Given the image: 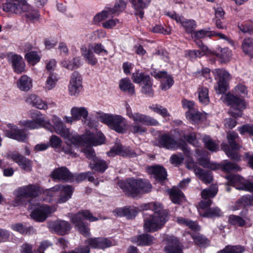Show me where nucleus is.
<instances>
[{
	"instance_id": "nucleus-18",
	"label": "nucleus",
	"mask_w": 253,
	"mask_h": 253,
	"mask_svg": "<svg viewBox=\"0 0 253 253\" xmlns=\"http://www.w3.org/2000/svg\"><path fill=\"white\" fill-rule=\"evenodd\" d=\"M215 36L218 37L219 39H222L227 41L229 44L232 45L233 46H235V43L231 39H230L223 34L211 31L210 28L201 29L197 31H195L192 33V38L195 40L197 39H202L206 37Z\"/></svg>"
},
{
	"instance_id": "nucleus-11",
	"label": "nucleus",
	"mask_w": 253,
	"mask_h": 253,
	"mask_svg": "<svg viewBox=\"0 0 253 253\" xmlns=\"http://www.w3.org/2000/svg\"><path fill=\"white\" fill-rule=\"evenodd\" d=\"M214 78L217 81L214 89L218 94H223L229 88V82L232 77L230 73L223 69H215L212 71Z\"/></svg>"
},
{
	"instance_id": "nucleus-22",
	"label": "nucleus",
	"mask_w": 253,
	"mask_h": 253,
	"mask_svg": "<svg viewBox=\"0 0 253 253\" xmlns=\"http://www.w3.org/2000/svg\"><path fill=\"white\" fill-rule=\"evenodd\" d=\"M48 227L51 231L60 235L68 234L71 229L70 223L59 219L49 222Z\"/></svg>"
},
{
	"instance_id": "nucleus-20",
	"label": "nucleus",
	"mask_w": 253,
	"mask_h": 253,
	"mask_svg": "<svg viewBox=\"0 0 253 253\" xmlns=\"http://www.w3.org/2000/svg\"><path fill=\"white\" fill-rule=\"evenodd\" d=\"M218 188L216 185H211L209 188L203 190L201 193L202 197L205 200L201 201L199 204V212L201 214V210H204L209 208L211 204L212 201L209 198L214 197L217 194Z\"/></svg>"
},
{
	"instance_id": "nucleus-1",
	"label": "nucleus",
	"mask_w": 253,
	"mask_h": 253,
	"mask_svg": "<svg viewBox=\"0 0 253 253\" xmlns=\"http://www.w3.org/2000/svg\"><path fill=\"white\" fill-rule=\"evenodd\" d=\"M28 115L32 120H21L18 123L19 126L27 130L43 127L51 132H55L64 139L67 146L82 144L80 141V135L67 128L58 117L53 116V125H51L49 120L46 119L45 115L39 111L31 110L29 112Z\"/></svg>"
},
{
	"instance_id": "nucleus-41",
	"label": "nucleus",
	"mask_w": 253,
	"mask_h": 253,
	"mask_svg": "<svg viewBox=\"0 0 253 253\" xmlns=\"http://www.w3.org/2000/svg\"><path fill=\"white\" fill-rule=\"evenodd\" d=\"M169 193L171 201L174 204H179L185 199L183 193L175 187L170 189Z\"/></svg>"
},
{
	"instance_id": "nucleus-52",
	"label": "nucleus",
	"mask_w": 253,
	"mask_h": 253,
	"mask_svg": "<svg viewBox=\"0 0 253 253\" xmlns=\"http://www.w3.org/2000/svg\"><path fill=\"white\" fill-rule=\"evenodd\" d=\"M207 50L208 48L207 46H203L202 48V51L195 50H189L187 52L186 55L190 60H193L196 58H200L204 56L206 54Z\"/></svg>"
},
{
	"instance_id": "nucleus-14",
	"label": "nucleus",
	"mask_w": 253,
	"mask_h": 253,
	"mask_svg": "<svg viewBox=\"0 0 253 253\" xmlns=\"http://www.w3.org/2000/svg\"><path fill=\"white\" fill-rule=\"evenodd\" d=\"M238 138V135L236 132L229 131L227 133V138L231 149L227 145H221L222 149L225 151L228 157L236 161L240 160V155L236 152V150L239 149L241 147L236 142V140Z\"/></svg>"
},
{
	"instance_id": "nucleus-10",
	"label": "nucleus",
	"mask_w": 253,
	"mask_h": 253,
	"mask_svg": "<svg viewBox=\"0 0 253 253\" xmlns=\"http://www.w3.org/2000/svg\"><path fill=\"white\" fill-rule=\"evenodd\" d=\"M84 219L93 222L98 220L99 218L94 216L88 211H82L72 216L71 220L75 228L82 235L87 236L89 235V228L84 224L83 221Z\"/></svg>"
},
{
	"instance_id": "nucleus-9",
	"label": "nucleus",
	"mask_w": 253,
	"mask_h": 253,
	"mask_svg": "<svg viewBox=\"0 0 253 253\" xmlns=\"http://www.w3.org/2000/svg\"><path fill=\"white\" fill-rule=\"evenodd\" d=\"M98 118L100 122L117 132L125 133L127 131L126 119L121 115L102 114Z\"/></svg>"
},
{
	"instance_id": "nucleus-28",
	"label": "nucleus",
	"mask_w": 253,
	"mask_h": 253,
	"mask_svg": "<svg viewBox=\"0 0 253 253\" xmlns=\"http://www.w3.org/2000/svg\"><path fill=\"white\" fill-rule=\"evenodd\" d=\"M226 178L228 181L227 184L235 187L237 189L245 190L244 188L249 183L250 181L245 180L243 177L239 175L229 174L226 176Z\"/></svg>"
},
{
	"instance_id": "nucleus-61",
	"label": "nucleus",
	"mask_w": 253,
	"mask_h": 253,
	"mask_svg": "<svg viewBox=\"0 0 253 253\" xmlns=\"http://www.w3.org/2000/svg\"><path fill=\"white\" fill-rule=\"evenodd\" d=\"M222 214V213L220 210L216 207L208 209L204 213L202 214V216L207 217H212L213 216H220Z\"/></svg>"
},
{
	"instance_id": "nucleus-26",
	"label": "nucleus",
	"mask_w": 253,
	"mask_h": 253,
	"mask_svg": "<svg viewBox=\"0 0 253 253\" xmlns=\"http://www.w3.org/2000/svg\"><path fill=\"white\" fill-rule=\"evenodd\" d=\"M187 168L194 171L196 175L205 183H209L212 180V176L211 172L205 171L198 167L194 163H189L187 165Z\"/></svg>"
},
{
	"instance_id": "nucleus-17",
	"label": "nucleus",
	"mask_w": 253,
	"mask_h": 253,
	"mask_svg": "<svg viewBox=\"0 0 253 253\" xmlns=\"http://www.w3.org/2000/svg\"><path fill=\"white\" fill-rule=\"evenodd\" d=\"M4 135L10 138L21 142H26L28 140V133L25 129H20L17 126L9 124L7 128L4 131Z\"/></svg>"
},
{
	"instance_id": "nucleus-42",
	"label": "nucleus",
	"mask_w": 253,
	"mask_h": 253,
	"mask_svg": "<svg viewBox=\"0 0 253 253\" xmlns=\"http://www.w3.org/2000/svg\"><path fill=\"white\" fill-rule=\"evenodd\" d=\"M249 219L248 217L243 215L242 217L233 214L230 215L228 217L229 224L238 226H243L246 225L247 220Z\"/></svg>"
},
{
	"instance_id": "nucleus-35",
	"label": "nucleus",
	"mask_w": 253,
	"mask_h": 253,
	"mask_svg": "<svg viewBox=\"0 0 253 253\" xmlns=\"http://www.w3.org/2000/svg\"><path fill=\"white\" fill-rule=\"evenodd\" d=\"M27 102L40 110H46L48 107L46 102L34 94H31L28 97Z\"/></svg>"
},
{
	"instance_id": "nucleus-12",
	"label": "nucleus",
	"mask_w": 253,
	"mask_h": 253,
	"mask_svg": "<svg viewBox=\"0 0 253 253\" xmlns=\"http://www.w3.org/2000/svg\"><path fill=\"white\" fill-rule=\"evenodd\" d=\"M201 152H202L198 149L196 151V153L197 155V159L199 164L204 167H208L213 170L216 169L220 168L222 170L226 172H230L232 170L238 171L241 170V168L237 164L228 161H225L220 165L213 164H211L208 157L204 158L199 157V153H201Z\"/></svg>"
},
{
	"instance_id": "nucleus-63",
	"label": "nucleus",
	"mask_w": 253,
	"mask_h": 253,
	"mask_svg": "<svg viewBox=\"0 0 253 253\" xmlns=\"http://www.w3.org/2000/svg\"><path fill=\"white\" fill-rule=\"evenodd\" d=\"M120 21L118 19H107L102 23V26L106 29H112L120 24Z\"/></svg>"
},
{
	"instance_id": "nucleus-50",
	"label": "nucleus",
	"mask_w": 253,
	"mask_h": 253,
	"mask_svg": "<svg viewBox=\"0 0 253 253\" xmlns=\"http://www.w3.org/2000/svg\"><path fill=\"white\" fill-rule=\"evenodd\" d=\"M206 147L211 151H216L219 149V144L213 141L209 136H205L202 138Z\"/></svg>"
},
{
	"instance_id": "nucleus-55",
	"label": "nucleus",
	"mask_w": 253,
	"mask_h": 253,
	"mask_svg": "<svg viewBox=\"0 0 253 253\" xmlns=\"http://www.w3.org/2000/svg\"><path fill=\"white\" fill-rule=\"evenodd\" d=\"M217 56L220 58L221 62H227L232 56V51L228 48H221Z\"/></svg>"
},
{
	"instance_id": "nucleus-44",
	"label": "nucleus",
	"mask_w": 253,
	"mask_h": 253,
	"mask_svg": "<svg viewBox=\"0 0 253 253\" xmlns=\"http://www.w3.org/2000/svg\"><path fill=\"white\" fill-rule=\"evenodd\" d=\"M82 65L81 59L79 57H75L72 61L64 60L61 62V65L69 70L79 68Z\"/></svg>"
},
{
	"instance_id": "nucleus-21",
	"label": "nucleus",
	"mask_w": 253,
	"mask_h": 253,
	"mask_svg": "<svg viewBox=\"0 0 253 253\" xmlns=\"http://www.w3.org/2000/svg\"><path fill=\"white\" fill-rule=\"evenodd\" d=\"M7 59L15 73L19 74L25 71V63L21 55L10 52L7 55Z\"/></svg>"
},
{
	"instance_id": "nucleus-36",
	"label": "nucleus",
	"mask_w": 253,
	"mask_h": 253,
	"mask_svg": "<svg viewBox=\"0 0 253 253\" xmlns=\"http://www.w3.org/2000/svg\"><path fill=\"white\" fill-rule=\"evenodd\" d=\"M149 172L154 175L156 179L161 181L167 177V172L165 169L160 166L150 167L148 169Z\"/></svg>"
},
{
	"instance_id": "nucleus-57",
	"label": "nucleus",
	"mask_w": 253,
	"mask_h": 253,
	"mask_svg": "<svg viewBox=\"0 0 253 253\" xmlns=\"http://www.w3.org/2000/svg\"><path fill=\"white\" fill-rule=\"evenodd\" d=\"M141 86V92L143 93L148 95H152L153 94L152 83L150 78L147 81L140 84Z\"/></svg>"
},
{
	"instance_id": "nucleus-7",
	"label": "nucleus",
	"mask_w": 253,
	"mask_h": 253,
	"mask_svg": "<svg viewBox=\"0 0 253 253\" xmlns=\"http://www.w3.org/2000/svg\"><path fill=\"white\" fill-rule=\"evenodd\" d=\"M73 191V188L71 186L59 184L44 191L42 190V193L46 196L45 200L47 201H53L55 199V197L58 196L56 203L62 204L71 198Z\"/></svg>"
},
{
	"instance_id": "nucleus-53",
	"label": "nucleus",
	"mask_w": 253,
	"mask_h": 253,
	"mask_svg": "<svg viewBox=\"0 0 253 253\" xmlns=\"http://www.w3.org/2000/svg\"><path fill=\"white\" fill-rule=\"evenodd\" d=\"M13 230L17 231L22 234H31L34 232V229L32 227H25L21 223L12 225L11 226Z\"/></svg>"
},
{
	"instance_id": "nucleus-47",
	"label": "nucleus",
	"mask_w": 253,
	"mask_h": 253,
	"mask_svg": "<svg viewBox=\"0 0 253 253\" xmlns=\"http://www.w3.org/2000/svg\"><path fill=\"white\" fill-rule=\"evenodd\" d=\"M58 81V79L56 74H49L44 84V89L46 90H51L55 87Z\"/></svg>"
},
{
	"instance_id": "nucleus-27",
	"label": "nucleus",
	"mask_w": 253,
	"mask_h": 253,
	"mask_svg": "<svg viewBox=\"0 0 253 253\" xmlns=\"http://www.w3.org/2000/svg\"><path fill=\"white\" fill-rule=\"evenodd\" d=\"M85 244V246L89 245L93 248L102 249L114 245L111 240L105 238H90L86 241Z\"/></svg>"
},
{
	"instance_id": "nucleus-16",
	"label": "nucleus",
	"mask_w": 253,
	"mask_h": 253,
	"mask_svg": "<svg viewBox=\"0 0 253 253\" xmlns=\"http://www.w3.org/2000/svg\"><path fill=\"white\" fill-rule=\"evenodd\" d=\"M56 210L55 206L44 204H37L31 212V217L38 222L44 221L47 217Z\"/></svg>"
},
{
	"instance_id": "nucleus-45",
	"label": "nucleus",
	"mask_w": 253,
	"mask_h": 253,
	"mask_svg": "<svg viewBox=\"0 0 253 253\" xmlns=\"http://www.w3.org/2000/svg\"><path fill=\"white\" fill-rule=\"evenodd\" d=\"M114 15L112 13V9L107 8L102 12L96 14L93 18L95 23H97L100 22H105L107 19L111 18Z\"/></svg>"
},
{
	"instance_id": "nucleus-58",
	"label": "nucleus",
	"mask_w": 253,
	"mask_h": 253,
	"mask_svg": "<svg viewBox=\"0 0 253 253\" xmlns=\"http://www.w3.org/2000/svg\"><path fill=\"white\" fill-rule=\"evenodd\" d=\"M63 141L61 138L56 135H52L49 139V146L53 148H61Z\"/></svg>"
},
{
	"instance_id": "nucleus-54",
	"label": "nucleus",
	"mask_w": 253,
	"mask_h": 253,
	"mask_svg": "<svg viewBox=\"0 0 253 253\" xmlns=\"http://www.w3.org/2000/svg\"><path fill=\"white\" fill-rule=\"evenodd\" d=\"M25 58L30 64L35 65L40 61L41 57L36 52L30 51L25 54Z\"/></svg>"
},
{
	"instance_id": "nucleus-31",
	"label": "nucleus",
	"mask_w": 253,
	"mask_h": 253,
	"mask_svg": "<svg viewBox=\"0 0 253 253\" xmlns=\"http://www.w3.org/2000/svg\"><path fill=\"white\" fill-rule=\"evenodd\" d=\"M51 176L55 181H71L73 178V175L66 167L55 169L51 173Z\"/></svg>"
},
{
	"instance_id": "nucleus-3",
	"label": "nucleus",
	"mask_w": 253,
	"mask_h": 253,
	"mask_svg": "<svg viewBox=\"0 0 253 253\" xmlns=\"http://www.w3.org/2000/svg\"><path fill=\"white\" fill-rule=\"evenodd\" d=\"M232 92L233 94L228 92L222 95L221 100L231 106L232 116L237 118L242 116V111L247 107L244 98L248 96V90L244 84H238L234 87Z\"/></svg>"
},
{
	"instance_id": "nucleus-49",
	"label": "nucleus",
	"mask_w": 253,
	"mask_h": 253,
	"mask_svg": "<svg viewBox=\"0 0 253 253\" xmlns=\"http://www.w3.org/2000/svg\"><path fill=\"white\" fill-rule=\"evenodd\" d=\"M176 221L180 225L188 226L189 228L194 231L199 230L200 229V227L195 222L192 221L187 219L183 217H177Z\"/></svg>"
},
{
	"instance_id": "nucleus-40",
	"label": "nucleus",
	"mask_w": 253,
	"mask_h": 253,
	"mask_svg": "<svg viewBox=\"0 0 253 253\" xmlns=\"http://www.w3.org/2000/svg\"><path fill=\"white\" fill-rule=\"evenodd\" d=\"M81 51L83 56L88 64L92 65L96 64L97 62V60L94 57L92 50L89 47H88V48H87L85 47H83L81 48Z\"/></svg>"
},
{
	"instance_id": "nucleus-13",
	"label": "nucleus",
	"mask_w": 253,
	"mask_h": 253,
	"mask_svg": "<svg viewBox=\"0 0 253 253\" xmlns=\"http://www.w3.org/2000/svg\"><path fill=\"white\" fill-rule=\"evenodd\" d=\"M158 145L160 147L165 148L167 149L175 150L180 148L184 153L189 155L190 152L187 145L183 142L179 144L169 134H164L159 137L158 139Z\"/></svg>"
},
{
	"instance_id": "nucleus-8",
	"label": "nucleus",
	"mask_w": 253,
	"mask_h": 253,
	"mask_svg": "<svg viewBox=\"0 0 253 253\" xmlns=\"http://www.w3.org/2000/svg\"><path fill=\"white\" fill-rule=\"evenodd\" d=\"M42 193V189L37 184H29L19 187L15 192V199L12 202L14 207L23 205L25 198H35Z\"/></svg>"
},
{
	"instance_id": "nucleus-19",
	"label": "nucleus",
	"mask_w": 253,
	"mask_h": 253,
	"mask_svg": "<svg viewBox=\"0 0 253 253\" xmlns=\"http://www.w3.org/2000/svg\"><path fill=\"white\" fill-rule=\"evenodd\" d=\"M82 78L77 72H74L70 77L68 91L71 96H78L82 90Z\"/></svg>"
},
{
	"instance_id": "nucleus-29",
	"label": "nucleus",
	"mask_w": 253,
	"mask_h": 253,
	"mask_svg": "<svg viewBox=\"0 0 253 253\" xmlns=\"http://www.w3.org/2000/svg\"><path fill=\"white\" fill-rule=\"evenodd\" d=\"M109 156L114 157L116 155L123 156L134 157L136 156V153L130 149L129 147H124L122 145L117 144L107 153Z\"/></svg>"
},
{
	"instance_id": "nucleus-23",
	"label": "nucleus",
	"mask_w": 253,
	"mask_h": 253,
	"mask_svg": "<svg viewBox=\"0 0 253 253\" xmlns=\"http://www.w3.org/2000/svg\"><path fill=\"white\" fill-rule=\"evenodd\" d=\"M7 158L17 163L25 171H30L32 170V161L20 154L15 152H10L7 154Z\"/></svg>"
},
{
	"instance_id": "nucleus-56",
	"label": "nucleus",
	"mask_w": 253,
	"mask_h": 253,
	"mask_svg": "<svg viewBox=\"0 0 253 253\" xmlns=\"http://www.w3.org/2000/svg\"><path fill=\"white\" fill-rule=\"evenodd\" d=\"M244 249L240 246H228L217 253H243Z\"/></svg>"
},
{
	"instance_id": "nucleus-60",
	"label": "nucleus",
	"mask_w": 253,
	"mask_h": 253,
	"mask_svg": "<svg viewBox=\"0 0 253 253\" xmlns=\"http://www.w3.org/2000/svg\"><path fill=\"white\" fill-rule=\"evenodd\" d=\"M193 239L196 244L201 247H205L208 244V241L207 239L199 233H196L192 235Z\"/></svg>"
},
{
	"instance_id": "nucleus-37",
	"label": "nucleus",
	"mask_w": 253,
	"mask_h": 253,
	"mask_svg": "<svg viewBox=\"0 0 253 253\" xmlns=\"http://www.w3.org/2000/svg\"><path fill=\"white\" fill-rule=\"evenodd\" d=\"M119 87L120 89L130 94L135 93L134 85L127 78H124L120 81Z\"/></svg>"
},
{
	"instance_id": "nucleus-43",
	"label": "nucleus",
	"mask_w": 253,
	"mask_h": 253,
	"mask_svg": "<svg viewBox=\"0 0 253 253\" xmlns=\"http://www.w3.org/2000/svg\"><path fill=\"white\" fill-rule=\"evenodd\" d=\"M197 93L200 102L203 105H207L210 102L208 88L205 86H199Z\"/></svg>"
},
{
	"instance_id": "nucleus-5",
	"label": "nucleus",
	"mask_w": 253,
	"mask_h": 253,
	"mask_svg": "<svg viewBox=\"0 0 253 253\" xmlns=\"http://www.w3.org/2000/svg\"><path fill=\"white\" fill-rule=\"evenodd\" d=\"M126 115L131 119L135 125H131L129 131L133 133L142 134L146 131V129L142 125L157 126L159 122L153 118L138 112L133 113L128 104L126 105Z\"/></svg>"
},
{
	"instance_id": "nucleus-32",
	"label": "nucleus",
	"mask_w": 253,
	"mask_h": 253,
	"mask_svg": "<svg viewBox=\"0 0 253 253\" xmlns=\"http://www.w3.org/2000/svg\"><path fill=\"white\" fill-rule=\"evenodd\" d=\"M33 81L30 77L22 75L17 81V86L21 91H28L33 87Z\"/></svg>"
},
{
	"instance_id": "nucleus-64",
	"label": "nucleus",
	"mask_w": 253,
	"mask_h": 253,
	"mask_svg": "<svg viewBox=\"0 0 253 253\" xmlns=\"http://www.w3.org/2000/svg\"><path fill=\"white\" fill-rule=\"evenodd\" d=\"M238 130L241 134L248 133L249 134L253 135V125L247 124L243 125L238 127Z\"/></svg>"
},
{
	"instance_id": "nucleus-24",
	"label": "nucleus",
	"mask_w": 253,
	"mask_h": 253,
	"mask_svg": "<svg viewBox=\"0 0 253 253\" xmlns=\"http://www.w3.org/2000/svg\"><path fill=\"white\" fill-rule=\"evenodd\" d=\"M167 245L165 251L167 253H183V247L178 239L173 236H167L166 238Z\"/></svg>"
},
{
	"instance_id": "nucleus-2",
	"label": "nucleus",
	"mask_w": 253,
	"mask_h": 253,
	"mask_svg": "<svg viewBox=\"0 0 253 253\" xmlns=\"http://www.w3.org/2000/svg\"><path fill=\"white\" fill-rule=\"evenodd\" d=\"M104 136L101 132H97L96 135H94L89 131H87L85 134L81 136H80V141L82 142V144L63 147L62 148L61 150L67 154L76 157L77 154L73 151L71 147L72 146L78 148L85 147L82 151L84 153L87 158L91 160V162H92L97 158L95 157L94 150L91 146L102 144L104 142Z\"/></svg>"
},
{
	"instance_id": "nucleus-62",
	"label": "nucleus",
	"mask_w": 253,
	"mask_h": 253,
	"mask_svg": "<svg viewBox=\"0 0 253 253\" xmlns=\"http://www.w3.org/2000/svg\"><path fill=\"white\" fill-rule=\"evenodd\" d=\"M24 15L28 19L32 21L38 20L40 17L38 11L33 8L31 6L30 9L28 11H25Z\"/></svg>"
},
{
	"instance_id": "nucleus-59",
	"label": "nucleus",
	"mask_w": 253,
	"mask_h": 253,
	"mask_svg": "<svg viewBox=\"0 0 253 253\" xmlns=\"http://www.w3.org/2000/svg\"><path fill=\"white\" fill-rule=\"evenodd\" d=\"M125 7L126 3L124 0H116L114 7L111 8L112 13L114 16L117 15L125 9Z\"/></svg>"
},
{
	"instance_id": "nucleus-4",
	"label": "nucleus",
	"mask_w": 253,
	"mask_h": 253,
	"mask_svg": "<svg viewBox=\"0 0 253 253\" xmlns=\"http://www.w3.org/2000/svg\"><path fill=\"white\" fill-rule=\"evenodd\" d=\"M143 210H151L154 212L148 215L144 214V229L147 232H154L161 229L167 220V215L164 211L162 205L153 202L145 204Z\"/></svg>"
},
{
	"instance_id": "nucleus-15",
	"label": "nucleus",
	"mask_w": 253,
	"mask_h": 253,
	"mask_svg": "<svg viewBox=\"0 0 253 253\" xmlns=\"http://www.w3.org/2000/svg\"><path fill=\"white\" fill-rule=\"evenodd\" d=\"M30 8L27 0H8L3 5V11L16 15L23 14Z\"/></svg>"
},
{
	"instance_id": "nucleus-51",
	"label": "nucleus",
	"mask_w": 253,
	"mask_h": 253,
	"mask_svg": "<svg viewBox=\"0 0 253 253\" xmlns=\"http://www.w3.org/2000/svg\"><path fill=\"white\" fill-rule=\"evenodd\" d=\"M180 24L188 33H191L196 27L195 21L192 19H186L184 17L182 18Z\"/></svg>"
},
{
	"instance_id": "nucleus-33",
	"label": "nucleus",
	"mask_w": 253,
	"mask_h": 253,
	"mask_svg": "<svg viewBox=\"0 0 253 253\" xmlns=\"http://www.w3.org/2000/svg\"><path fill=\"white\" fill-rule=\"evenodd\" d=\"M154 237L149 234H144L132 238V242L139 246H150L155 241Z\"/></svg>"
},
{
	"instance_id": "nucleus-6",
	"label": "nucleus",
	"mask_w": 253,
	"mask_h": 253,
	"mask_svg": "<svg viewBox=\"0 0 253 253\" xmlns=\"http://www.w3.org/2000/svg\"><path fill=\"white\" fill-rule=\"evenodd\" d=\"M120 187L128 196L135 197L138 194L151 191L152 185L147 180L129 178L119 183Z\"/></svg>"
},
{
	"instance_id": "nucleus-25",
	"label": "nucleus",
	"mask_w": 253,
	"mask_h": 253,
	"mask_svg": "<svg viewBox=\"0 0 253 253\" xmlns=\"http://www.w3.org/2000/svg\"><path fill=\"white\" fill-rule=\"evenodd\" d=\"M152 75L156 79H161V87L162 90L169 89L174 83L172 78L167 72L154 71Z\"/></svg>"
},
{
	"instance_id": "nucleus-39",
	"label": "nucleus",
	"mask_w": 253,
	"mask_h": 253,
	"mask_svg": "<svg viewBox=\"0 0 253 253\" xmlns=\"http://www.w3.org/2000/svg\"><path fill=\"white\" fill-rule=\"evenodd\" d=\"M90 168L100 172H103L108 168L107 163L103 160L98 158L90 162Z\"/></svg>"
},
{
	"instance_id": "nucleus-30",
	"label": "nucleus",
	"mask_w": 253,
	"mask_h": 253,
	"mask_svg": "<svg viewBox=\"0 0 253 253\" xmlns=\"http://www.w3.org/2000/svg\"><path fill=\"white\" fill-rule=\"evenodd\" d=\"M71 114L75 119V120L78 121L82 118V122L84 124L91 126L90 122L87 119L88 112L86 108L84 107H73L71 110Z\"/></svg>"
},
{
	"instance_id": "nucleus-48",
	"label": "nucleus",
	"mask_w": 253,
	"mask_h": 253,
	"mask_svg": "<svg viewBox=\"0 0 253 253\" xmlns=\"http://www.w3.org/2000/svg\"><path fill=\"white\" fill-rule=\"evenodd\" d=\"M242 48L245 54L253 55V40L251 38L245 39L242 42Z\"/></svg>"
},
{
	"instance_id": "nucleus-38",
	"label": "nucleus",
	"mask_w": 253,
	"mask_h": 253,
	"mask_svg": "<svg viewBox=\"0 0 253 253\" xmlns=\"http://www.w3.org/2000/svg\"><path fill=\"white\" fill-rule=\"evenodd\" d=\"M186 117L192 124H195L201 120H204L206 118V115L201 113L196 109L186 112Z\"/></svg>"
},
{
	"instance_id": "nucleus-34",
	"label": "nucleus",
	"mask_w": 253,
	"mask_h": 253,
	"mask_svg": "<svg viewBox=\"0 0 253 253\" xmlns=\"http://www.w3.org/2000/svg\"><path fill=\"white\" fill-rule=\"evenodd\" d=\"M151 0H132V4L135 10V15L142 18L144 15L143 9L150 3Z\"/></svg>"
},
{
	"instance_id": "nucleus-46",
	"label": "nucleus",
	"mask_w": 253,
	"mask_h": 253,
	"mask_svg": "<svg viewBox=\"0 0 253 253\" xmlns=\"http://www.w3.org/2000/svg\"><path fill=\"white\" fill-rule=\"evenodd\" d=\"M150 78L149 76L145 74L139 70H137L133 73L131 79L134 83L141 84L145 81H148Z\"/></svg>"
}]
</instances>
